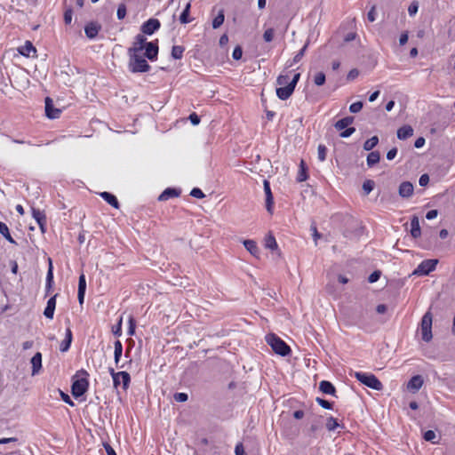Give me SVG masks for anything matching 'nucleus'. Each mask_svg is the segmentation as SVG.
I'll use <instances>...</instances> for the list:
<instances>
[{
  "instance_id": "53",
  "label": "nucleus",
  "mask_w": 455,
  "mask_h": 455,
  "mask_svg": "<svg viewBox=\"0 0 455 455\" xmlns=\"http://www.w3.org/2000/svg\"><path fill=\"white\" fill-rule=\"evenodd\" d=\"M190 196L199 199H202L205 196L204 192L198 188H194L190 192Z\"/></svg>"
},
{
  "instance_id": "1",
  "label": "nucleus",
  "mask_w": 455,
  "mask_h": 455,
  "mask_svg": "<svg viewBox=\"0 0 455 455\" xmlns=\"http://www.w3.org/2000/svg\"><path fill=\"white\" fill-rule=\"evenodd\" d=\"M129 63L128 68L132 73H145L149 71L150 65L148 61L140 56V52L128 53Z\"/></svg>"
},
{
  "instance_id": "43",
  "label": "nucleus",
  "mask_w": 455,
  "mask_h": 455,
  "mask_svg": "<svg viewBox=\"0 0 455 455\" xmlns=\"http://www.w3.org/2000/svg\"><path fill=\"white\" fill-rule=\"evenodd\" d=\"M116 16L118 20H123L126 16V5L125 4L122 3L118 5Z\"/></svg>"
},
{
  "instance_id": "44",
  "label": "nucleus",
  "mask_w": 455,
  "mask_h": 455,
  "mask_svg": "<svg viewBox=\"0 0 455 455\" xmlns=\"http://www.w3.org/2000/svg\"><path fill=\"white\" fill-rule=\"evenodd\" d=\"M318 159L323 162L326 159L327 148L324 145L320 144L317 148Z\"/></svg>"
},
{
  "instance_id": "14",
  "label": "nucleus",
  "mask_w": 455,
  "mask_h": 455,
  "mask_svg": "<svg viewBox=\"0 0 455 455\" xmlns=\"http://www.w3.org/2000/svg\"><path fill=\"white\" fill-rule=\"evenodd\" d=\"M414 188L410 181H403L400 184L398 194L403 198H410L413 195Z\"/></svg>"
},
{
  "instance_id": "5",
  "label": "nucleus",
  "mask_w": 455,
  "mask_h": 455,
  "mask_svg": "<svg viewBox=\"0 0 455 455\" xmlns=\"http://www.w3.org/2000/svg\"><path fill=\"white\" fill-rule=\"evenodd\" d=\"M300 74L295 73L290 81V83L285 87H278L276 88V95L282 100H288L293 93L298 82L299 81Z\"/></svg>"
},
{
  "instance_id": "15",
  "label": "nucleus",
  "mask_w": 455,
  "mask_h": 455,
  "mask_svg": "<svg viewBox=\"0 0 455 455\" xmlns=\"http://www.w3.org/2000/svg\"><path fill=\"white\" fill-rule=\"evenodd\" d=\"M58 294H55L52 298H50L47 301L46 307L44 310V315L48 319H52L54 315V311L56 307V298Z\"/></svg>"
},
{
  "instance_id": "46",
  "label": "nucleus",
  "mask_w": 455,
  "mask_h": 455,
  "mask_svg": "<svg viewBox=\"0 0 455 455\" xmlns=\"http://www.w3.org/2000/svg\"><path fill=\"white\" fill-rule=\"evenodd\" d=\"M315 401H316V403H317L320 406H322V407H323V408H324V409H327V410H331V409H332V405H333V403H332L331 402H329V401H327V400H325V399H323V398H320V397H317V398L315 399Z\"/></svg>"
},
{
  "instance_id": "26",
  "label": "nucleus",
  "mask_w": 455,
  "mask_h": 455,
  "mask_svg": "<svg viewBox=\"0 0 455 455\" xmlns=\"http://www.w3.org/2000/svg\"><path fill=\"white\" fill-rule=\"evenodd\" d=\"M243 245L251 255L259 257L260 251L256 242H254L253 240H245L243 241Z\"/></svg>"
},
{
  "instance_id": "20",
  "label": "nucleus",
  "mask_w": 455,
  "mask_h": 455,
  "mask_svg": "<svg viewBox=\"0 0 455 455\" xmlns=\"http://www.w3.org/2000/svg\"><path fill=\"white\" fill-rule=\"evenodd\" d=\"M319 389L325 395H335L336 388L333 384L328 380H322L319 383Z\"/></svg>"
},
{
  "instance_id": "31",
  "label": "nucleus",
  "mask_w": 455,
  "mask_h": 455,
  "mask_svg": "<svg viewBox=\"0 0 455 455\" xmlns=\"http://www.w3.org/2000/svg\"><path fill=\"white\" fill-rule=\"evenodd\" d=\"M307 165H306L305 162L303 160H301L300 164H299V173L297 176L298 182L305 181L307 179Z\"/></svg>"
},
{
  "instance_id": "12",
  "label": "nucleus",
  "mask_w": 455,
  "mask_h": 455,
  "mask_svg": "<svg viewBox=\"0 0 455 455\" xmlns=\"http://www.w3.org/2000/svg\"><path fill=\"white\" fill-rule=\"evenodd\" d=\"M145 49V57L149 60L154 61L157 59L158 54V44L157 41L155 42H148L146 44Z\"/></svg>"
},
{
  "instance_id": "55",
  "label": "nucleus",
  "mask_w": 455,
  "mask_h": 455,
  "mask_svg": "<svg viewBox=\"0 0 455 455\" xmlns=\"http://www.w3.org/2000/svg\"><path fill=\"white\" fill-rule=\"evenodd\" d=\"M73 11L71 8L66 9L64 12V21L66 24H70L72 21Z\"/></svg>"
},
{
  "instance_id": "47",
  "label": "nucleus",
  "mask_w": 455,
  "mask_h": 455,
  "mask_svg": "<svg viewBox=\"0 0 455 455\" xmlns=\"http://www.w3.org/2000/svg\"><path fill=\"white\" fill-rule=\"evenodd\" d=\"M363 107V103L362 101H356L350 105L349 111L351 113L355 114V113L360 112L362 110Z\"/></svg>"
},
{
  "instance_id": "22",
  "label": "nucleus",
  "mask_w": 455,
  "mask_h": 455,
  "mask_svg": "<svg viewBox=\"0 0 455 455\" xmlns=\"http://www.w3.org/2000/svg\"><path fill=\"white\" fill-rule=\"evenodd\" d=\"M411 235L413 238H418L421 235L419 220L417 216H413L411 220Z\"/></svg>"
},
{
  "instance_id": "3",
  "label": "nucleus",
  "mask_w": 455,
  "mask_h": 455,
  "mask_svg": "<svg viewBox=\"0 0 455 455\" xmlns=\"http://www.w3.org/2000/svg\"><path fill=\"white\" fill-rule=\"evenodd\" d=\"M267 344L272 347L274 352L282 356H286L291 354L290 347L277 335L274 333L266 336Z\"/></svg>"
},
{
  "instance_id": "34",
  "label": "nucleus",
  "mask_w": 455,
  "mask_h": 455,
  "mask_svg": "<svg viewBox=\"0 0 455 455\" xmlns=\"http://www.w3.org/2000/svg\"><path fill=\"white\" fill-rule=\"evenodd\" d=\"M378 143L379 138L377 136H373L363 143V149L366 151H370L373 148H375L378 145Z\"/></svg>"
},
{
  "instance_id": "48",
  "label": "nucleus",
  "mask_w": 455,
  "mask_h": 455,
  "mask_svg": "<svg viewBox=\"0 0 455 455\" xmlns=\"http://www.w3.org/2000/svg\"><path fill=\"white\" fill-rule=\"evenodd\" d=\"M49 267L46 275V283H53V267L52 259L49 258Z\"/></svg>"
},
{
  "instance_id": "37",
  "label": "nucleus",
  "mask_w": 455,
  "mask_h": 455,
  "mask_svg": "<svg viewBox=\"0 0 455 455\" xmlns=\"http://www.w3.org/2000/svg\"><path fill=\"white\" fill-rule=\"evenodd\" d=\"M225 16L224 12L221 10L218 13V15L212 20V28L214 29L219 28L224 22Z\"/></svg>"
},
{
  "instance_id": "59",
  "label": "nucleus",
  "mask_w": 455,
  "mask_h": 455,
  "mask_svg": "<svg viewBox=\"0 0 455 455\" xmlns=\"http://www.w3.org/2000/svg\"><path fill=\"white\" fill-rule=\"evenodd\" d=\"M113 334L116 336H121L122 334V318L118 321L117 324L113 328Z\"/></svg>"
},
{
  "instance_id": "62",
  "label": "nucleus",
  "mask_w": 455,
  "mask_h": 455,
  "mask_svg": "<svg viewBox=\"0 0 455 455\" xmlns=\"http://www.w3.org/2000/svg\"><path fill=\"white\" fill-rule=\"evenodd\" d=\"M418 4L417 3H412L411 4V5L409 6L408 8V12L411 16H413L417 13L418 12Z\"/></svg>"
},
{
  "instance_id": "49",
  "label": "nucleus",
  "mask_w": 455,
  "mask_h": 455,
  "mask_svg": "<svg viewBox=\"0 0 455 455\" xmlns=\"http://www.w3.org/2000/svg\"><path fill=\"white\" fill-rule=\"evenodd\" d=\"M135 328H136V321L135 319L131 315L129 317V328H128V335L132 336L135 333Z\"/></svg>"
},
{
  "instance_id": "13",
  "label": "nucleus",
  "mask_w": 455,
  "mask_h": 455,
  "mask_svg": "<svg viewBox=\"0 0 455 455\" xmlns=\"http://www.w3.org/2000/svg\"><path fill=\"white\" fill-rule=\"evenodd\" d=\"M147 38L139 34L135 36V40L132 44V46L128 49V53L131 52H141V51L144 49L147 44Z\"/></svg>"
},
{
  "instance_id": "30",
  "label": "nucleus",
  "mask_w": 455,
  "mask_h": 455,
  "mask_svg": "<svg viewBox=\"0 0 455 455\" xmlns=\"http://www.w3.org/2000/svg\"><path fill=\"white\" fill-rule=\"evenodd\" d=\"M379 159H380V154L379 151H371L368 156H367V165L369 167H372L374 164H378L379 162Z\"/></svg>"
},
{
  "instance_id": "45",
  "label": "nucleus",
  "mask_w": 455,
  "mask_h": 455,
  "mask_svg": "<svg viewBox=\"0 0 455 455\" xmlns=\"http://www.w3.org/2000/svg\"><path fill=\"white\" fill-rule=\"evenodd\" d=\"M275 30L272 28H267L263 34V39L267 43H270L274 39Z\"/></svg>"
},
{
  "instance_id": "52",
  "label": "nucleus",
  "mask_w": 455,
  "mask_h": 455,
  "mask_svg": "<svg viewBox=\"0 0 455 455\" xmlns=\"http://www.w3.org/2000/svg\"><path fill=\"white\" fill-rule=\"evenodd\" d=\"M380 275L381 272L379 270L373 271L368 277L369 283H373L377 282L379 279Z\"/></svg>"
},
{
  "instance_id": "42",
  "label": "nucleus",
  "mask_w": 455,
  "mask_h": 455,
  "mask_svg": "<svg viewBox=\"0 0 455 455\" xmlns=\"http://www.w3.org/2000/svg\"><path fill=\"white\" fill-rule=\"evenodd\" d=\"M424 439L427 442H431L433 443H436L437 442L435 441V438H436V435L435 433V431L433 430H427L424 433V435H423Z\"/></svg>"
},
{
  "instance_id": "29",
  "label": "nucleus",
  "mask_w": 455,
  "mask_h": 455,
  "mask_svg": "<svg viewBox=\"0 0 455 455\" xmlns=\"http://www.w3.org/2000/svg\"><path fill=\"white\" fill-rule=\"evenodd\" d=\"M0 234L11 243L16 244L15 240L12 237L7 225L0 221Z\"/></svg>"
},
{
  "instance_id": "57",
  "label": "nucleus",
  "mask_w": 455,
  "mask_h": 455,
  "mask_svg": "<svg viewBox=\"0 0 455 455\" xmlns=\"http://www.w3.org/2000/svg\"><path fill=\"white\" fill-rule=\"evenodd\" d=\"M243 55V50L240 46H236L232 53V57L234 60H238L242 58Z\"/></svg>"
},
{
  "instance_id": "18",
  "label": "nucleus",
  "mask_w": 455,
  "mask_h": 455,
  "mask_svg": "<svg viewBox=\"0 0 455 455\" xmlns=\"http://www.w3.org/2000/svg\"><path fill=\"white\" fill-rule=\"evenodd\" d=\"M32 364V375H36L39 373L42 369V354L40 352H36L33 357L31 358Z\"/></svg>"
},
{
  "instance_id": "54",
  "label": "nucleus",
  "mask_w": 455,
  "mask_h": 455,
  "mask_svg": "<svg viewBox=\"0 0 455 455\" xmlns=\"http://www.w3.org/2000/svg\"><path fill=\"white\" fill-rule=\"evenodd\" d=\"M188 399V395L186 393H176L174 394V400L176 402L184 403Z\"/></svg>"
},
{
  "instance_id": "60",
  "label": "nucleus",
  "mask_w": 455,
  "mask_h": 455,
  "mask_svg": "<svg viewBox=\"0 0 455 455\" xmlns=\"http://www.w3.org/2000/svg\"><path fill=\"white\" fill-rule=\"evenodd\" d=\"M367 19L369 21L373 22L376 20V7L372 6L367 13Z\"/></svg>"
},
{
  "instance_id": "50",
  "label": "nucleus",
  "mask_w": 455,
  "mask_h": 455,
  "mask_svg": "<svg viewBox=\"0 0 455 455\" xmlns=\"http://www.w3.org/2000/svg\"><path fill=\"white\" fill-rule=\"evenodd\" d=\"M355 132V127H347L344 130L341 131L339 136L341 138H348L350 137L354 132Z\"/></svg>"
},
{
  "instance_id": "32",
  "label": "nucleus",
  "mask_w": 455,
  "mask_h": 455,
  "mask_svg": "<svg viewBox=\"0 0 455 455\" xmlns=\"http://www.w3.org/2000/svg\"><path fill=\"white\" fill-rule=\"evenodd\" d=\"M190 8H191V4L188 3L180 16V23L187 24V23L190 22V19H189Z\"/></svg>"
},
{
  "instance_id": "10",
  "label": "nucleus",
  "mask_w": 455,
  "mask_h": 455,
  "mask_svg": "<svg viewBox=\"0 0 455 455\" xmlns=\"http://www.w3.org/2000/svg\"><path fill=\"white\" fill-rule=\"evenodd\" d=\"M160 26V21L157 19H149L142 24L141 31L143 34L152 35L159 29Z\"/></svg>"
},
{
  "instance_id": "4",
  "label": "nucleus",
  "mask_w": 455,
  "mask_h": 455,
  "mask_svg": "<svg viewBox=\"0 0 455 455\" xmlns=\"http://www.w3.org/2000/svg\"><path fill=\"white\" fill-rule=\"evenodd\" d=\"M355 379L360 381L362 384L367 386L370 388H372L377 391H380L383 389L382 383L378 379V378L371 374L366 372L357 371L355 373Z\"/></svg>"
},
{
  "instance_id": "51",
  "label": "nucleus",
  "mask_w": 455,
  "mask_h": 455,
  "mask_svg": "<svg viewBox=\"0 0 455 455\" xmlns=\"http://www.w3.org/2000/svg\"><path fill=\"white\" fill-rule=\"evenodd\" d=\"M86 290V280L84 274L79 276L78 280V291H85Z\"/></svg>"
},
{
  "instance_id": "25",
  "label": "nucleus",
  "mask_w": 455,
  "mask_h": 455,
  "mask_svg": "<svg viewBox=\"0 0 455 455\" xmlns=\"http://www.w3.org/2000/svg\"><path fill=\"white\" fill-rule=\"evenodd\" d=\"M413 135V129L411 125H403L397 130V138L406 140Z\"/></svg>"
},
{
  "instance_id": "8",
  "label": "nucleus",
  "mask_w": 455,
  "mask_h": 455,
  "mask_svg": "<svg viewBox=\"0 0 455 455\" xmlns=\"http://www.w3.org/2000/svg\"><path fill=\"white\" fill-rule=\"evenodd\" d=\"M108 371L113 379V385L117 387L120 385L119 378L122 379L123 389L126 390L129 387L131 382V376L127 371L116 372L113 368H109Z\"/></svg>"
},
{
  "instance_id": "16",
  "label": "nucleus",
  "mask_w": 455,
  "mask_h": 455,
  "mask_svg": "<svg viewBox=\"0 0 455 455\" xmlns=\"http://www.w3.org/2000/svg\"><path fill=\"white\" fill-rule=\"evenodd\" d=\"M101 26L97 22H90L84 28L85 35L88 38L93 39L97 36Z\"/></svg>"
},
{
  "instance_id": "6",
  "label": "nucleus",
  "mask_w": 455,
  "mask_h": 455,
  "mask_svg": "<svg viewBox=\"0 0 455 455\" xmlns=\"http://www.w3.org/2000/svg\"><path fill=\"white\" fill-rule=\"evenodd\" d=\"M421 335L422 339L426 342L432 339V314L429 311L421 319Z\"/></svg>"
},
{
  "instance_id": "28",
  "label": "nucleus",
  "mask_w": 455,
  "mask_h": 455,
  "mask_svg": "<svg viewBox=\"0 0 455 455\" xmlns=\"http://www.w3.org/2000/svg\"><path fill=\"white\" fill-rule=\"evenodd\" d=\"M114 359L117 367H119V362L123 354V345L120 340H116L114 343ZM123 366H120L122 368Z\"/></svg>"
},
{
  "instance_id": "24",
  "label": "nucleus",
  "mask_w": 455,
  "mask_h": 455,
  "mask_svg": "<svg viewBox=\"0 0 455 455\" xmlns=\"http://www.w3.org/2000/svg\"><path fill=\"white\" fill-rule=\"evenodd\" d=\"M179 196V190H177L176 188H168L161 193V195L158 196V200L167 201L170 198L178 197Z\"/></svg>"
},
{
  "instance_id": "19",
  "label": "nucleus",
  "mask_w": 455,
  "mask_h": 455,
  "mask_svg": "<svg viewBox=\"0 0 455 455\" xmlns=\"http://www.w3.org/2000/svg\"><path fill=\"white\" fill-rule=\"evenodd\" d=\"M19 52L25 57H33L36 49L30 41H27L23 46L20 47Z\"/></svg>"
},
{
  "instance_id": "61",
  "label": "nucleus",
  "mask_w": 455,
  "mask_h": 455,
  "mask_svg": "<svg viewBox=\"0 0 455 455\" xmlns=\"http://www.w3.org/2000/svg\"><path fill=\"white\" fill-rule=\"evenodd\" d=\"M429 182V176L427 174H422L420 177H419V183L421 187H425L428 184Z\"/></svg>"
},
{
  "instance_id": "9",
  "label": "nucleus",
  "mask_w": 455,
  "mask_h": 455,
  "mask_svg": "<svg viewBox=\"0 0 455 455\" xmlns=\"http://www.w3.org/2000/svg\"><path fill=\"white\" fill-rule=\"evenodd\" d=\"M45 115L50 119L58 118L61 113L60 108H54L53 100L50 97H46L45 100Z\"/></svg>"
},
{
  "instance_id": "41",
  "label": "nucleus",
  "mask_w": 455,
  "mask_h": 455,
  "mask_svg": "<svg viewBox=\"0 0 455 455\" xmlns=\"http://www.w3.org/2000/svg\"><path fill=\"white\" fill-rule=\"evenodd\" d=\"M374 181L371 180H367L363 184V189L366 195H369L374 188Z\"/></svg>"
},
{
  "instance_id": "11",
  "label": "nucleus",
  "mask_w": 455,
  "mask_h": 455,
  "mask_svg": "<svg viewBox=\"0 0 455 455\" xmlns=\"http://www.w3.org/2000/svg\"><path fill=\"white\" fill-rule=\"evenodd\" d=\"M263 188H264V192L266 195V209H267V212L272 213L273 212V205H274V197L272 195L270 183L268 180H264Z\"/></svg>"
},
{
  "instance_id": "39",
  "label": "nucleus",
  "mask_w": 455,
  "mask_h": 455,
  "mask_svg": "<svg viewBox=\"0 0 455 455\" xmlns=\"http://www.w3.org/2000/svg\"><path fill=\"white\" fill-rule=\"evenodd\" d=\"M325 80H326V77H325L324 73H323V72H318L314 76V83L317 86L323 85L325 83Z\"/></svg>"
},
{
  "instance_id": "35",
  "label": "nucleus",
  "mask_w": 455,
  "mask_h": 455,
  "mask_svg": "<svg viewBox=\"0 0 455 455\" xmlns=\"http://www.w3.org/2000/svg\"><path fill=\"white\" fill-rule=\"evenodd\" d=\"M265 247L272 251L277 248L275 238L271 234L265 238Z\"/></svg>"
},
{
  "instance_id": "21",
  "label": "nucleus",
  "mask_w": 455,
  "mask_h": 455,
  "mask_svg": "<svg viewBox=\"0 0 455 455\" xmlns=\"http://www.w3.org/2000/svg\"><path fill=\"white\" fill-rule=\"evenodd\" d=\"M72 339H73L72 331H71L70 328H68L66 330L65 339L61 341V343L60 345V350L62 353L67 352L69 349L71 343H72Z\"/></svg>"
},
{
  "instance_id": "33",
  "label": "nucleus",
  "mask_w": 455,
  "mask_h": 455,
  "mask_svg": "<svg viewBox=\"0 0 455 455\" xmlns=\"http://www.w3.org/2000/svg\"><path fill=\"white\" fill-rule=\"evenodd\" d=\"M185 48L181 45H174L172 49V57L175 60H180L183 57Z\"/></svg>"
},
{
  "instance_id": "58",
  "label": "nucleus",
  "mask_w": 455,
  "mask_h": 455,
  "mask_svg": "<svg viewBox=\"0 0 455 455\" xmlns=\"http://www.w3.org/2000/svg\"><path fill=\"white\" fill-rule=\"evenodd\" d=\"M307 47V44H306L302 47V49H301V50H300V51H299V52L294 56V58H293V61H294L295 63L299 62V61L301 60V58L303 57V55H304V53H305V51H306Z\"/></svg>"
},
{
  "instance_id": "27",
  "label": "nucleus",
  "mask_w": 455,
  "mask_h": 455,
  "mask_svg": "<svg viewBox=\"0 0 455 455\" xmlns=\"http://www.w3.org/2000/svg\"><path fill=\"white\" fill-rule=\"evenodd\" d=\"M100 196L108 203L111 206H113L114 208L116 209H118L120 204L118 203V200L117 198L116 197V196H114L113 194L109 193V192H102L100 193Z\"/></svg>"
},
{
  "instance_id": "64",
  "label": "nucleus",
  "mask_w": 455,
  "mask_h": 455,
  "mask_svg": "<svg viewBox=\"0 0 455 455\" xmlns=\"http://www.w3.org/2000/svg\"><path fill=\"white\" fill-rule=\"evenodd\" d=\"M103 446H104L108 455H116L115 450L112 448V446L109 443H104Z\"/></svg>"
},
{
  "instance_id": "63",
  "label": "nucleus",
  "mask_w": 455,
  "mask_h": 455,
  "mask_svg": "<svg viewBox=\"0 0 455 455\" xmlns=\"http://www.w3.org/2000/svg\"><path fill=\"white\" fill-rule=\"evenodd\" d=\"M189 120L193 125H197L200 123V117L196 113L189 116Z\"/></svg>"
},
{
  "instance_id": "17",
  "label": "nucleus",
  "mask_w": 455,
  "mask_h": 455,
  "mask_svg": "<svg viewBox=\"0 0 455 455\" xmlns=\"http://www.w3.org/2000/svg\"><path fill=\"white\" fill-rule=\"evenodd\" d=\"M423 379L420 375L413 376L407 384V388L412 392H417L423 385Z\"/></svg>"
},
{
  "instance_id": "23",
  "label": "nucleus",
  "mask_w": 455,
  "mask_h": 455,
  "mask_svg": "<svg viewBox=\"0 0 455 455\" xmlns=\"http://www.w3.org/2000/svg\"><path fill=\"white\" fill-rule=\"evenodd\" d=\"M355 121L354 116H346L344 118L339 119L334 124V127L338 131H342L346 128H347L350 124H352Z\"/></svg>"
},
{
  "instance_id": "40",
  "label": "nucleus",
  "mask_w": 455,
  "mask_h": 455,
  "mask_svg": "<svg viewBox=\"0 0 455 455\" xmlns=\"http://www.w3.org/2000/svg\"><path fill=\"white\" fill-rule=\"evenodd\" d=\"M339 427V424L338 423L337 419L333 417H330L328 419H327V422H326V428L329 430V431H333L335 430L337 427Z\"/></svg>"
},
{
  "instance_id": "2",
  "label": "nucleus",
  "mask_w": 455,
  "mask_h": 455,
  "mask_svg": "<svg viewBox=\"0 0 455 455\" xmlns=\"http://www.w3.org/2000/svg\"><path fill=\"white\" fill-rule=\"evenodd\" d=\"M88 372L85 370H80L77 371L76 376L81 377L73 381L71 386V394L74 397L78 398L84 395L89 387V381L87 379Z\"/></svg>"
},
{
  "instance_id": "56",
  "label": "nucleus",
  "mask_w": 455,
  "mask_h": 455,
  "mask_svg": "<svg viewBox=\"0 0 455 455\" xmlns=\"http://www.w3.org/2000/svg\"><path fill=\"white\" fill-rule=\"evenodd\" d=\"M59 392H60V395L61 399H62L66 403H68V405H70V406H74V405H75L74 402L71 400V398L69 397V395H68V394L64 393V392H63V391H61V390H59Z\"/></svg>"
},
{
  "instance_id": "36",
  "label": "nucleus",
  "mask_w": 455,
  "mask_h": 455,
  "mask_svg": "<svg viewBox=\"0 0 455 455\" xmlns=\"http://www.w3.org/2000/svg\"><path fill=\"white\" fill-rule=\"evenodd\" d=\"M290 74H280L276 78V84L279 87H285L290 83Z\"/></svg>"
},
{
  "instance_id": "38",
  "label": "nucleus",
  "mask_w": 455,
  "mask_h": 455,
  "mask_svg": "<svg viewBox=\"0 0 455 455\" xmlns=\"http://www.w3.org/2000/svg\"><path fill=\"white\" fill-rule=\"evenodd\" d=\"M32 216L37 223L44 221V220H46L45 214L39 209L32 208Z\"/></svg>"
},
{
  "instance_id": "7",
  "label": "nucleus",
  "mask_w": 455,
  "mask_h": 455,
  "mask_svg": "<svg viewBox=\"0 0 455 455\" xmlns=\"http://www.w3.org/2000/svg\"><path fill=\"white\" fill-rule=\"evenodd\" d=\"M438 264V259H431L423 260L413 271L415 275H427L434 271Z\"/></svg>"
}]
</instances>
